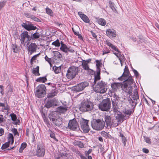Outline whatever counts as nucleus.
<instances>
[{"instance_id":"f257e3e1","label":"nucleus","mask_w":159,"mask_h":159,"mask_svg":"<svg viewBox=\"0 0 159 159\" xmlns=\"http://www.w3.org/2000/svg\"><path fill=\"white\" fill-rule=\"evenodd\" d=\"M78 67L72 66L68 69L66 74L67 78L69 79H72L75 78L79 71Z\"/></svg>"},{"instance_id":"f03ea898","label":"nucleus","mask_w":159,"mask_h":159,"mask_svg":"<svg viewBox=\"0 0 159 159\" xmlns=\"http://www.w3.org/2000/svg\"><path fill=\"white\" fill-rule=\"evenodd\" d=\"M106 84L102 81H99L94 88V91L100 93H103L106 92L107 89L106 88Z\"/></svg>"},{"instance_id":"7ed1b4c3","label":"nucleus","mask_w":159,"mask_h":159,"mask_svg":"<svg viewBox=\"0 0 159 159\" xmlns=\"http://www.w3.org/2000/svg\"><path fill=\"white\" fill-rule=\"evenodd\" d=\"M46 88L43 84L39 85L35 88V94L38 98L43 97L46 94Z\"/></svg>"},{"instance_id":"20e7f679","label":"nucleus","mask_w":159,"mask_h":159,"mask_svg":"<svg viewBox=\"0 0 159 159\" xmlns=\"http://www.w3.org/2000/svg\"><path fill=\"white\" fill-rule=\"evenodd\" d=\"M105 122L100 119L96 120L92 123V128L97 130H102L104 127Z\"/></svg>"},{"instance_id":"39448f33","label":"nucleus","mask_w":159,"mask_h":159,"mask_svg":"<svg viewBox=\"0 0 159 159\" xmlns=\"http://www.w3.org/2000/svg\"><path fill=\"white\" fill-rule=\"evenodd\" d=\"M110 107V101L108 98L103 100L99 105V109L104 111H108Z\"/></svg>"},{"instance_id":"423d86ee","label":"nucleus","mask_w":159,"mask_h":159,"mask_svg":"<svg viewBox=\"0 0 159 159\" xmlns=\"http://www.w3.org/2000/svg\"><path fill=\"white\" fill-rule=\"evenodd\" d=\"M93 108V106L92 102L86 101L82 102L80 109L81 111L84 112L90 111Z\"/></svg>"},{"instance_id":"0eeeda50","label":"nucleus","mask_w":159,"mask_h":159,"mask_svg":"<svg viewBox=\"0 0 159 159\" xmlns=\"http://www.w3.org/2000/svg\"><path fill=\"white\" fill-rule=\"evenodd\" d=\"M123 84H122L120 83H114L111 84V87L112 88V90H110L109 94L110 93L112 95V93H114L115 92L117 91V90L120 89V88H123Z\"/></svg>"},{"instance_id":"6e6552de","label":"nucleus","mask_w":159,"mask_h":159,"mask_svg":"<svg viewBox=\"0 0 159 159\" xmlns=\"http://www.w3.org/2000/svg\"><path fill=\"white\" fill-rule=\"evenodd\" d=\"M89 122V120H85L82 119L81 122V127L84 132L85 133L88 132L89 130L88 123Z\"/></svg>"},{"instance_id":"1a4fd4ad","label":"nucleus","mask_w":159,"mask_h":159,"mask_svg":"<svg viewBox=\"0 0 159 159\" xmlns=\"http://www.w3.org/2000/svg\"><path fill=\"white\" fill-rule=\"evenodd\" d=\"M89 84L87 82H82L75 86L74 88V90L78 92L81 91L88 86Z\"/></svg>"},{"instance_id":"9d476101","label":"nucleus","mask_w":159,"mask_h":159,"mask_svg":"<svg viewBox=\"0 0 159 159\" xmlns=\"http://www.w3.org/2000/svg\"><path fill=\"white\" fill-rule=\"evenodd\" d=\"M30 37V36L28 34V32L24 31L20 35V40L21 43H23L25 41L26 42L29 41Z\"/></svg>"},{"instance_id":"9b49d317","label":"nucleus","mask_w":159,"mask_h":159,"mask_svg":"<svg viewBox=\"0 0 159 159\" xmlns=\"http://www.w3.org/2000/svg\"><path fill=\"white\" fill-rule=\"evenodd\" d=\"M106 35L111 39L114 38L116 36V32L113 29H108L106 31Z\"/></svg>"},{"instance_id":"f8f14e48","label":"nucleus","mask_w":159,"mask_h":159,"mask_svg":"<svg viewBox=\"0 0 159 159\" xmlns=\"http://www.w3.org/2000/svg\"><path fill=\"white\" fill-rule=\"evenodd\" d=\"M45 153V150L41 145H38L36 151V154L39 157H43Z\"/></svg>"},{"instance_id":"ddd939ff","label":"nucleus","mask_w":159,"mask_h":159,"mask_svg":"<svg viewBox=\"0 0 159 159\" xmlns=\"http://www.w3.org/2000/svg\"><path fill=\"white\" fill-rule=\"evenodd\" d=\"M37 47V45L35 43H31L29 45L27 48L28 54L31 55L35 52Z\"/></svg>"},{"instance_id":"4468645a","label":"nucleus","mask_w":159,"mask_h":159,"mask_svg":"<svg viewBox=\"0 0 159 159\" xmlns=\"http://www.w3.org/2000/svg\"><path fill=\"white\" fill-rule=\"evenodd\" d=\"M78 127V124L75 120H70L68 123L69 128L72 130H76Z\"/></svg>"},{"instance_id":"2eb2a0df","label":"nucleus","mask_w":159,"mask_h":159,"mask_svg":"<svg viewBox=\"0 0 159 159\" xmlns=\"http://www.w3.org/2000/svg\"><path fill=\"white\" fill-rule=\"evenodd\" d=\"M82 66L84 69L87 71L89 74H91L93 73V70L90 69L88 64L85 61V60L82 61Z\"/></svg>"},{"instance_id":"dca6fc26","label":"nucleus","mask_w":159,"mask_h":159,"mask_svg":"<svg viewBox=\"0 0 159 159\" xmlns=\"http://www.w3.org/2000/svg\"><path fill=\"white\" fill-rule=\"evenodd\" d=\"M48 117L50 120L53 122L59 117V116L57 112L52 111L50 113Z\"/></svg>"},{"instance_id":"f3484780","label":"nucleus","mask_w":159,"mask_h":159,"mask_svg":"<svg viewBox=\"0 0 159 159\" xmlns=\"http://www.w3.org/2000/svg\"><path fill=\"white\" fill-rule=\"evenodd\" d=\"M122 89L124 91L128 93L129 95H131L132 92L131 86H129L128 87V85L126 84V83L123 84Z\"/></svg>"},{"instance_id":"a211bd4d","label":"nucleus","mask_w":159,"mask_h":159,"mask_svg":"<svg viewBox=\"0 0 159 159\" xmlns=\"http://www.w3.org/2000/svg\"><path fill=\"white\" fill-rule=\"evenodd\" d=\"M22 26L27 30H34L36 29V27L32 25H28L25 23H23L21 25Z\"/></svg>"},{"instance_id":"6ab92c4d","label":"nucleus","mask_w":159,"mask_h":159,"mask_svg":"<svg viewBox=\"0 0 159 159\" xmlns=\"http://www.w3.org/2000/svg\"><path fill=\"white\" fill-rule=\"evenodd\" d=\"M68 107L66 106H60L57 108V112L60 113H64L68 110Z\"/></svg>"},{"instance_id":"aec40b11","label":"nucleus","mask_w":159,"mask_h":159,"mask_svg":"<svg viewBox=\"0 0 159 159\" xmlns=\"http://www.w3.org/2000/svg\"><path fill=\"white\" fill-rule=\"evenodd\" d=\"M78 15L80 16V18L83 20L86 23H89L90 22V20L88 17L86 16L85 15L83 14L82 12H79L78 13Z\"/></svg>"},{"instance_id":"412c9836","label":"nucleus","mask_w":159,"mask_h":159,"mask_svg":"<svg viewBox=\"0 0 159 159\" xmlns=\"http://www.w3.org/2000/svg\"><path fill=\"white\" fill-rule=\"evenodd\" d=\"M53 123L56 126L59 127L62 123L61 118L60 116L58 117Z\"/></svg>"},{"instance_id":"4be33fe9","label":"nucleus","mask_w":159,"mask_h":159,"mask_svg":"<svg viewBox=\"0 0 159 159\" xmlns=\"http://www.w3.org/2000/svg\"><path fill=\"white\" fill-rule=\"evenodd\" d=\"M60 49L66 53L68 51H69L70 49L69 48H68L67 46L64 43L61 44V46L60 48Z\"/></svg>"},{"instance_id":"5701e85b","label":"nucleus","mask_w":159,"mask_h":159,"mask_svg":"<svg viewBox=\"0 0 159 159\" xmlns=\"http://www.w3.org/2000/svg\"><path fill=\"white\" fill-rule=\"evenodd\" d=\"M32 73L35 75L39 76L40 75L39 73V67L37 66L36 68H33L32 71Z\"/></svg>"},{"instance_id":"b1692460","label":"nucleus","mask_w":159,"mask_h":159,"mask_svg":"<svg viewBox=\"0 0 159 159\" xmlns=\"http://www.w3.org/2000/svg\"><path fill=\"white\" fill-rule=\"evenodd\" d=\"M97 22L100 25L105 26L106 24V21L103 19L99 18L97 20Z\"/></svg>"},{"instance_id":"393cba45","label":"nucleus","mask_w":159,"mask_h":159,"mask_svg":"<svg viewBox=\"0 0 159 159\" xmlns=\"http://www.w3.org/2000/svg\"><path fill=\"white\" fill-rule=\"evenodd\" d=\"M8 141L7 142H9V144H12L14 142L13 137V135L10 133L8 135Z\"/></svg>"},{"instance_id":"a878e982","label":"nucleus","mask_w":159,"mask_h":159,"mask_svg":"<svg viewBox=\"0 0 159 159\" xmlns=\"http://www.w3.org/2000/svg\"><path fill=\"white\" fill-rule=\"evenodd\" d=\"M105 120L107 126L111 125V118L110 116H105Z\"/></svg>"},{"instance_id":"bb28decb","label":"nucleus","mask_w":159,"mask_h":159,"mask_svg":"<svg viewBox=\"0 0 159 159\" xmlns=\"http://www.w3.org/2000/svg\"><path fill=\"white\" fill-rule=\"evenodd\" d=\"M100 79V75H96L95 76L94 79L93 80V83L92 84V86L93 87H94V84H96L97 82H98L99 80Z\"/></svg>"},{"instance_id":"cd10ccee","label":"nucleus","mask_w":159,"mask_h":159,"mask_svg":"<svg viewBox=\"0 0 159 159\" xmlns=\"http://www.w3.org/2000/svg\"><path fill=\"white\" fill-rule=\"evenodd\" d=\"M54 104V101L53 100H50L47 101V103L45 105V107L49 108L51 107Z\"/></svg>"},{"instance_id":"c85d7f7f","label":"nucleus","mask_w":159,"mask_h":159,"mask_svg":"<svg viewBox=\"0 0 159 159\" xmlns=\"http://www.w3.org/2000/svg\"><path fill=\"white\" fill-rule=\"evenodd\" d=\"M133 82V80L131 77H129L124 82L123 84L126 83V84H132Z\"/></svg>"},{"instance_id":"c756f323","label":"nucleus","mask_w":159,"mask_h":159,"mask_svg":"<svg viewBox=\"0 0 159 159\" xmlns=\"http://www.w3.org/2000/svg\"><path fill=\"white\" fill-rule=\"evenodd\" d=\"M112 105L113 106V111L116 114L118 112H119L117 110V106L116 105V103L113 101H112Z\"/></svg>"},{"instance_id":"7c9ffc66","label":"nucleus","mask_w":159,"mask_h":159,"mask_svg":"<svg viewBox=\"0 0 159 159\" xmlns=\"http://www.w3.org/2000/svg\"><path fill=\"white\" fill-rule=\"evenodd\" d=\"M0 107H3V109L8 111L9 110V108L7 103L5 104L2 103H0Z\"/></svg>"},{"instance_id":"2f4dec72","label":"nucleus","mask_w":159,"mask_h":159,"mask_svg":"<svg viewBox=\"0 0 159 159\" xmlns=\"http://www.w3.org/2000/svg\"><path fill=\"white\" fill-rule=\"evenodd\" d=\"M116 115V117L118 118L119 120H123L124 118V116L122 115L120 112H118Z\"/></svg>"},{"instance_id":"473e14b6","label":"nucleus","mask_w":159,"mask_h":159,"mask_svg":"<svg viewBox=\"0 0 159 159\" xmlns=\"http://www.w3.org/2000/svg\"><path fill=\"white\" fill-rule=\"evenodd\" d=\"M26 143H22L19 150V152L20 153H22V152L23 150L26 148Z\"/></svg>"},{"instance_id":"72a5a7b5","label":"nucleus","mask_w":159,"mask_h":159,"mask_svg":"<svg viewBox=\"0 0 159 159\" xmlns=\"http://www.w3.org/2000/svg\"><path fill=\"white\" fill-rule=\"evenodd\" d=\"M109 4L110 5V7L111 9L114 12H117L116 9L114 7V3L111 1H109Z\"/></svg>"},{"instance_id":"f704fd0d","label":"nucleus","mask_w":159,"mask_h":159,"mask_svg":"<svg viewBox=\"0 0 159 159\" xmlns=\"http://www.w3.org/2000/svg\"><path fill=\"white\" fill-rule=\"evenodd\" d=\"M40 53H39L38 54H37L36 55H35L34 56L31 58V60H30V63L31 64H33V62L35 61L37 57H38L39 55H40Z\"/></svg>"},{"instance_id":"c9c22d12","label":"nucleus","mask_w":159,"mask_h":159,"mask_svg":"<svg viewBox=\"0 0 159 159\" xmlns=\"http://www.w3.org/2000/svg\"><path fill=\"white\" fill-rule=\"evenodd\" d=\"M52 45H54L56 47H59L60 46V43L59 40L57 39L52 43Z\"/></svg>"},{"instance_id":"e433bc0d","label":"nucleus","mask_w":159,"mask_h":159,"mask_svg":"<svg viewBox=\"0 0 159 159\" xmlns=\"http://www.w3.org/2000/svg\"><path fill=\"white\" fill-rule=\"evenodd\" d=\"M47 80V79L45 77H39L36 80V81L44 83Z\"/></svg>"},{"instance_id":"4c0bfd02","label":"nucleus","mask_w":159,"mask_h":159,"mask_svg":"<svg viewBox=\"0 0 159 159\" xmlns=\"http://www.w3.org/2000/svg\"><path fill=\"white\" fill-rule=\"evenodd\" d=\"M53 69L54 72L56 74L60 73L61 72V69L59 67L54 66L53 67Z\"/></svg>"},{"instance_id":"58836bf2","label":"nucleus","mask_w":159,"mask_h":159,"mask_svg":"<svg viewBox=\"0 0 159 159\" xmlns=\"http://www.w3.org/2000/svg\"><path fill=\"white\" fill-rule=\"evenodd\" d=\"M40 36V34H39L38 33L36 32L33 34L32 39H38L39 38Z\"/></svg>"},{"instance_id":"ea45409f","label":"nucleus","mask_w":159,"mask_h":159,"mask_svg":"<svg viewBox=\"0 0 159 159\" xmlns=\"http://www.w3.org/2000/svg\"><path fill=\"white\" fill-rule=\"evenodd\" d=\"M57 92L56 90H52V93H49V96L51 97H52L57 95Z\"/></svg>"},{"instance_id":"a19ab883","label":"nucleus","mask_w":159,"mask_h":159,"mask_svg":"<svg viewBox=\"0 0 159 159\" xmlns=\"http://www.w3.org/2000/svg\"><path fill=\"white\" fill-rule=\"evenodd\" d=\"M46 13L49 15L50 16H52L53 15V12L52 10L48 8V7H47L46 9Z\"/></svg>"},{"instance_id":"79ce46f5","label":"nucleus","mask_w":159,"mask_h":159,"mask_svg":"<svg viewBox=\"0 0 159 159\" xmlns=\"http://www.w3.org/2000/svg\"><path fill=\"white\" fill-rule=\"evenodd\" d=\"M117 57L118 58L120 61L124 60L125 59V57L124 55L120 53L117 54Z\"/></svg>"},{"instance_id":"37998d69","label":"nucleus","mask_w":159,"mask_h":159,"mask_svg":"<svg viewBox=\"0 0 159 159\" xmlns=\"http://www.w3.org/2000/svg\"><path fill=\"white\" fill-rule=\"evenodd\" d=\"M9 142H6L4 144H3L2 147L1 148L2 149H5L6 148H7L9 146Z\"/></svg>"},{"instance_id":"c03bdc74","label":"nucleus","mask_w":159,"mask_h":159,"mask_svg":"<svg viewBox=\"0 0 159 159\" xmlns=\"http://www.w3.org/2000/svg\"><path fill=\"white\" fill-rule=\"evenodd\" d=\"M6 3V1L4 0L0 2V11L5 6Z\"/></svg>"},{"instance_id":"a18cd8bd","label":"nucleus","mask_w":159,"mask_h":159,"mask_svg":"<svg viewBox=\"0 0 159 159\" xmlns=\"http://www.w3.org/2000/svg\"><path fill=\"white\" fill-rule=\"evenodd\" d=\"M96 66L97 68H100L101 65V60H96Z\"/></svg>"},{"instance_id":"49530a36","label":"nucleus","mask_w":159,"mask_h":159,"mask_svg":"<svg viewBox=\"0 0 159 159\" xmlns=\"http://www.w3.org/2000/svg\"><path fill=\"white\" fill-rule=\"evenodd\" d=\"M10 116L11 117L12 120L13 121H15L16 120V115L14 113H12L10 114Z\"/></svg>"},{"instance_id":"de8ad7c7","label":"nucleus","mask_w":159,"mask_h":159,"mask_svg":"<svg viewBox=\"0 0 159 159\" xmlns=\"http://www.w3.org/2000/svg\"><path fill=\"white\" fill-rule=\"evenodd\" d=\"M127 76V75H126L124 73L122 75H121L120 77H119L118 78V79L119 80H121V81L123 80H125V78H124V77L125 76Z\"/></svg>"},{"instance_id":"09e8293b","label":"nucleus","mask_w":159,"mask_h":159,"mask_svg":"<svg viewBox=\"0 0 159 159\" xmlns=\"http://www.w3.org/2000/svg\"><path fill=\"white\" fill-rule=\"evenodd\" d=\"M45 59L46 61H48L49 63L51 66V58L48 57L47 56H46Z\"/></svg>"},{"instance_id":"8fccbe9b","label":"nucleus","mask_w":159,"mask_h":159,"mask_svg":"<svg viewBox=\"0 0 159 159\" xmlns=\"http://www.w3.org/2000/svg\"><path fill=\"white\" fill-rule=\"evenodd\" d=\"M50 136L51 138H53L54 139L56 140L57 141H58V140L56 139L55 136V134L53 132H51L50 133Z\"/></svg>"},{"instance_id":"3c124183","label":"nucleus","mask_w":159,"mask_h":159,"mask_svg":"<svg viewBox=\"0 0 159 159\" xmlns=\"http://www.w3.org/2000/svg\"><path fill=\"white\" fill-rule=\"evenodd\" d=\"M12 48L13 50V51L14 52H17L18 50V48H17L16 45H13Z\"/></svg>"},{"instance_id":"603ef678","label":"nucleus","mask_w":159,"mask_h":159,"mask_svg":"<svg viewBox=\"0 0 159 159\" xmlns=\"http://www.w3.org/2000/svg\"><path fill=\"white\" fill-rule=\"evenodd\" d=\"M110 47L113 49L115 50V51H117L118 52H119V51H118V48H116L115 46L113 45L112 44H111V45L110 46Z\"/></svg>"},{"instance_id":"864d4df0","label":"nucleus","mask_w":159,"mask_h":159,"mask_svg":"<svg viewBox=\"0 0 159 159\" xmlns=\"http://www.w3.org/2000/svg\"><path fill=\"white\" fill-rule=\"evenodd\" d=\"M123 113L126 115H130L131 114V111L129 110H125L123 111Z\"/></svg>"},{"instance_id":"5fc2aeb1","label":"nucleus","mask_w":159,"mask_h":159,"mask_svg":"<svg viewBox=\"0 0 159 159\" xmlns=\"http://www.w3.org/2000/svg\"><path fill=\"white\" fill-rule=\"evenodd\" d=\"M5 119L3 117V116L0 115V123H2L4 122Z\"/></svg>"},{"instance_id":"6e6d98bb","label":"nucleus","mask_w":159,"mask_h":159,"mask_svg":"<svg viewBox=\"0 0 159 159\" xmlns=\"http://www.w3.org/2000/svg\"><path fill=\"white\" fill-rule=\"evenodd\" d=\"M101 134L105 137H107L108 135V133L104 131H102L101 132Z\"/></svg>"},{"instance_id":"4d7b16f0","label":"nucleus","mask_w":159,"mask_h":159,"mask_svg":"<svg viewBox=\"0 0 159 159\" xmlns=\"http://www.w3.org/2000/svg\"><path fill=\"white\" fill-rule=\"evenodd\" d=\"M134 97H133V98L134 99H137L139 98V97L138 95V94L136 92H135L134 93Z\"/></svg>"},{"instance_id":"13d9d810","label":"nucleus","mask_w":159,"mask_h":159,"mask_svg":"<svg viewBox=\"0 0 159 159\" xmlns=\"http://www.w3.org/2000/svg\"><path fill=\"white\" fill-rule=\"evenodd\" d=\"M145 140L147 143H151V141L150 139L148 137H145L144 139Z\"/></svg>"},{"instance_id":"bf43d9fd","label":"nucleus","mask_w":159,"mask_h":159,"mask_svg":"<svg viewBox=\"0 0 159 159\" xmlns=\"http://www.w3.org/2000/svg\"><path fill=\"white\" fill-rule=\"evenodd\" d=\"M78 145L79 147L81 148H82L84 147L83 144L80 141H79L77 142Z\"/></svg>"},{"instance_id":"052dcab7","label":"nucleus","mask_w":159,"mask_h":159,"mask_svg":"<svg viewBox=\"0 0 159 159\" xmlns=\"http://www.w3.org/2000/svg\"><path fill=\"white\" fill-rule=\"evenodd\" d=\"M31 18L35 21H39L40 20L39 19L34 16L32 17Z\"/></svg>"},{"instance_id":"680f3d73","label":"nucleus","mask_w":159,"mask_h":159,"mask_svg":"<svg viewBox=\"0 0 159 159\" xmlns=\"http://www.w3.org/2000/svg\"><path fill=\"white\" fill-rule=\"evenodd\" d=\"M12 132L15 135L18 134L17 131L16 129H13Z\"/></svg>"},{"instance_id":"e2e57ef3","label":"nucleus","mask_w":159,"mask_h":159,"mask_svg":"<svg viewBox=\"0 0 159 159\" xmlns=\"http://www.w3.org/2000/svg\"><path fill=\"white\" fill-rule=\"evenodd\" d=\"M143 151L145 153H148L149 152V150L148 149L146 148H143Z\"/></svg>"},{"instance_id":"0e129e2a","label":"nucleus","mask_w":159,"mask_h":159,"mask_svg":"<svg viewBox=\"0 0 159 159\" xmlns=\"http://www.w3.org/2000/svg\"><path fill=\"white\" fill-rule=\"evenodd\" d=\"M4 133V131L2 128H0V136H2Z\"/></svg>"},{"instance_id":"69168bd1","label":"nucleus","mask_w":159,"mask_h":159,"mask_svg":"<svg viewBox=\"0 0 159 159\" xmlns=\"http://www.w3.org/2000/svg\"><path fill=\"white\" fill-rule=\"evenodd\" d=\"M122 138V141L123 142V143H124V145H125L126 143V138L125 136H124V137H123L122 138Z\"/></svg>"},{"instance_id":"338daca9","label":"nucleus","mask_w":159,"mask_h":159,"mask_svg":"<svg viewBox=\"0 0 159 159\" xmlns=\"http://www.w3.org/2000/svg\"><path fill=\"white\" fill-rule=\"evenodd\" d=\"M133 72L136 76H138L139 73L138 71L135 70H133Z\"/></svg>"},{"instance_id":"774afa93","label":"nucleus","mask_w":159,"mask_h":159,"mask_svg":"<svg viewBox=\"0 0 159 159\" xmlns=\"http://www.w3.org/2000/svg\"><path fill=\"white\" fill-rule=\"evenodd\" d=\"M100 68H97V75H100Z\"/></svg>"}]
</instances>
